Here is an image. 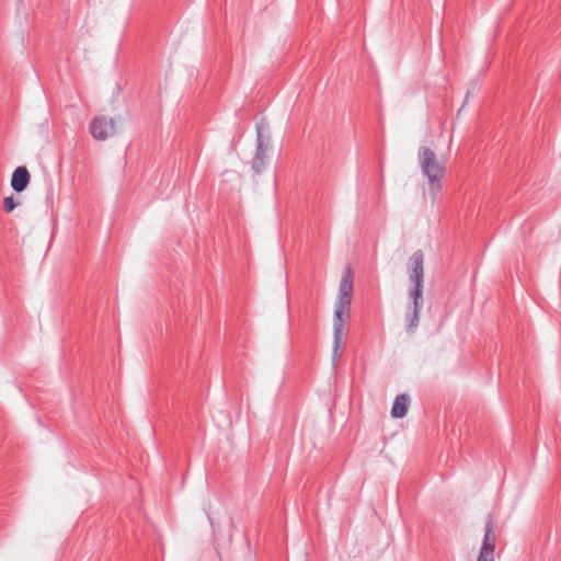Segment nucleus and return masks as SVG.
<instances>
[{"instance_id": "nucleus-1", "label": "nucleus", "mask_w": 561, "mask_h": 561, "mask_svg": "<svg viewBox=\"0 0 561 561\" xmlns=\"http://www.w3.org/2000/svg\"><path fill=\"white\" fill-rule=\"evenodd\" d=\"M408 274L410 286L408 289L409 302L405 310V328L409 333H414L420 323V313L423 308V288H424V253L416 250L409 257Z\"/></svg>"}, {"instance_id": "nucleus-2", "label": "nucleus", "mask_w": 561, "mask_h": 561, "mask_svg": "<svg viewBox=\"0 0 561 561\" xmlns=\"http://www.w3.org/2000/svg\"><path fill=\"white\" fill-rule=\"evenodd\" d=\"M417 159L422 173L427 178L430 193L434 202L442 190V180L446 173L445 162L439 160L428 147H420Z\"/></svg>"}, {"instance_id": "nucleus-3", "label": "nucleus", "mask_w": 561, "mask_h": 561, "mask_svg": "<svg viewBox=\"0 0 561 561\" xmlns=\"http://www.w3.org/2000/svg\"><path fill=\"white\" fill-rule=\"evenodd\" d=\"M352 295H339L335 304L334 319H333V364L340 358V347L344 328L351 317Z\"/></svg>"}, {"instance_id": "nucleus-4", "label": "nucleus", "mask_w": 561, "mask_h": 561, "mask_svg": "<svg viewBox=\"0 0 561 561\" xmlns=\"http://www.w3.org/2000/svg\"><path fill=\"white\" fill-rule=\"evenodd\" d=\"M91 136L100 141H104L116 133L114 118L106 115L95 116L89 125Z\"/></svg>"}, {"instance_id": "nucleus-5", "label": "nucleus", "mask_w": 561, "mask_h": 561, "mask_svg": "<svg viewBox=\"0 0 561 561\" xmlns=\"http://www.w3.org/2000/svg\"><path fill=\"white\" fill-rule=\"evenodd\" d=\"M30 179L31 176L26 167H18L13 171L11 186L15 192L21 193L27 187Z\"/></svg>"}, {"instance_id": "nucleus-6", "label": "nucleus", "mask_w": 561, "mask_h": 561, "mask_svg": "<svg viewBox=\"0 0 561 561\" xmlns=\"http://www.w3.org/2000/svg\"><path fill=\"white\" fill-rule=\"evenodd\" d=\"M266 151H267V149L263 144L262 135H261V133H259L257 134L256 151H255V154L252 160V169L257 173L261 172L265 168L266 159H267Z\"/></svg>"}, {"instance_id": "nucleus-7", "label": "nucleus", "mask_w": 561, "mask_h": 561, "mask_svg": "<svg viewBox=\"0 0 561 561\" xmlns=\"http://www.w3.org/2000/svg\"><path fill=\"white\" fill-rule=\"evenodd\" d=\"M494 522L492 517H489L485 524V533L482 541L481 549L490 552H494L496 545V536L494 534Z\"/></svg>"}, {"instance_id": "nucleus-8", "label": "nucleus", "mask_w": 561, "mask_h": 561, "mask_svg": "<svg viewBox=\"0 0 561 561\" xmlns=\"http://www.w3.org/2000/svg\"><path fill=\"white\" fill-rule=\"evenodd\" d=\"M409 402H410V399H409L408 394L401 393V394L397 396V398L394 399L392 409H391L392 417L401 419V417L405 416V414L408 412Z\"/></svg>"}, {"instance_id": "nucleus-9", "label": "nucleus", "mask_w": 561, "mask_h": 561, "mask_svg": "<svg viewBox=\"0 0 561 561\" xmlns=\"http://www.w3.org/2000/svg\"><path fill=\"white\" fill-rule=\"evenodd\" d=\"M353 289V272L352 268L347 266L341 277L339 295H352Z\"/></svg>"}, {"instance_id": "nucleus-10", "label": "nucleus", "mask_w": 561, "mask_h": 561, "mask_svg": "<svg viewBox=\"0 0 561 561\" xmlns=\"http://www.w3.org/2000/svg\"><path fill=\"white\" fill-rule=\"evenodd\" d=\"M16 207L13 196H8L3 199V209L5 213H11Z\"/></svg>"}, {"instance_id": "nucleus-11", "label": "nucleus", "mask_w": 561, "mask_h": 561, "mask_svg": "<svg viewBox=\"0 0 561 561\" xmlns=\"http://www.w3.org/2000/svg\"><path fill=\"white\" fill-rule=\"evenodd\" d=\"M477 561H494V552L480 549Z\"/></svg>"}]
</instances>
